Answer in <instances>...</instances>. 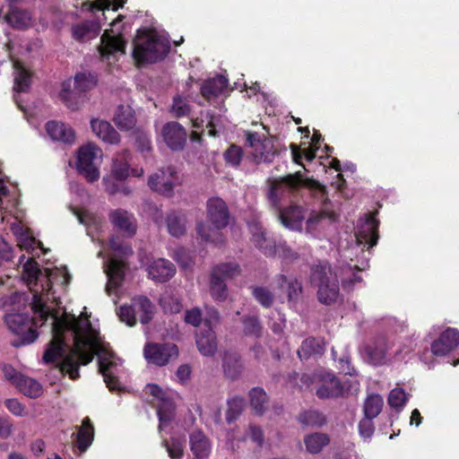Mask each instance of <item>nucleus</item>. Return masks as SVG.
<instances>
[{"label": "nucleus", "mask_w": 459, "mask_h": 459, "mask_svg": "<svg viewBox=\"0 0 459 459\" xmlns=\"http://www.w3.org/2000/svg\"><path fill=\"white\" fill-rule=\"evenodd\" d=\"M22 268V280L32 293L33 317L29 319L27 316L18 313L5 316L8 328L20 338L13 345L33 342L38 338L37 328L51 318L53 339L43 359L48 363L62 358L61 371L67 373L72 379H77L79 365L90 363L97 355L99 370L107 386L111 391L120 390L115 373L121 361L110 351L109 344L102 340L87 317L82 315L76 317L56 307L58 298L52 289V283L55 281L62 286L69 283L71 276L66 268L46 269L43 273L32 257L24 262Z\"/></svg>", "instance_id": "nucleus-1"}, {"label": "nucleus", "mask_w": 459, "mask_h": 459, "mask_svg": "<svg viewBox=\"0 0 459 459\" xmlns=\"http://www.w3.org/2000/svg\"><path fill=\"white\" fill-rule=\"evenodd\" d=\"M166 36L155 30H139L134 41L133 56L137 64H152L161 60L169 51Z\"/></svg>", "instance_id": "nucleus-2"}, {"label": "nucleus", "mask_w": 459, "mask_h": 459, "mask_svg": "<svg viewBox=\"0 0 459 459\" xmlns=\"http://www.w3.org/2000/svg\"><path fill=\"white\" fill-rule=\"evenodd\" d=\"M207 217L211 225L200 223L197 233L204 241L219 244L222 242L221 230L229 224L230 213L225 202L219 197L210 198L207 202Z\"/></svg>", "instance_id": "nucleus-3"}, {"label": "nucleus", "mask_w": 459, "mask_h": 459, "mask_svg": "<svg viewBox=\"0 0 459 459\" xmlns=\"http://www.w3.org/2000/svg\"><path fill=\"white\" fill-rule=\"evenodd\" d=\"M311 281L317 287V298L320 303L330 305L338 300L340 297L338 276L327 264H320L313 268Z\"/></svg>", "instance_id": "nucleus-4"}, {"label": "nucleus", "mask_w": 459, "mask_h": 459, "mask_svg": "<svg viewBox=\"0 0 459 459\" xmlns=\"http://www.w3.org/2000/svg\"><path fill=\"white\" fill-rule=\"evenodd\" d=\"M103 152L93 143L81 146L76 152V169L88 182H95L100 177V167Z\"/></svg>", "instance_id": "nucleus-5"}, {"label": "nucleus", "mask_w": 459, "mask_h": 459, "mask_svg": "<svg viewBox=\"0 0 459 459\" xmlns=\"http://www.w3.org/2000/svg\"><path fill=\"white\" fill-rule=\"evenodd\" d=\"M109 245L115 254L114 257L104 262V269L108 276L107 291L111 293L122 283L124 279L125 264L117 256L131 254L132 249L115 238L110 239Z\"/></svg>", "instance_id": "nucleus-6"}, {"label": "nucleus", "mask_w": 459, "mask_h": 459, "mask_svg": "<svg viewBox=\"0 0 459 459\" xmlns=\"http://www.w3.org/2000/svg\"><path fill=\"white\" fill-rule=\"evenodd\" d=\"M302 382L307 388L315 385L316 395L321 399L335 398L342 394L340 380L332 373L319 371L312 376L304 375Z\"/></svg>", "instance_id": "nucleus-7"}, {"label": "nucleus", "mask_w": 459, "mask_h": 459, "mask_svg": "<svg viewBox=\"0 0 459 459\" xmlns=\"http://www.w3.org/2000/svg\"><path fill=\"white\" fill-rule=\"evenodd\" d=\"M240 273L238 264L224 263L216 265L211 274L210 294L215 301H224L228 297V289L225 280Z\"/></svg>", "instance_id": "nucleus-8"}, {"label": "nucleus", "mask_w": 459, "mask_h": 459, "mask_svg": "<svg viewBox=\"0 0 459 459\" xmlns=\"http://www.w3.org/2000/svg\"><path fill=\"white\" fill-rule=\"evenodd\" d=\"M122 16L119 15L114 20L109 30H106L101 36V44L100 46V53L103 57H109L117 54H125L126 40L120 31V22Z\"/></svg>", "instance_id": "nucleus-9"}, {"label": "nucleus", "mask_w": 459, "mask_h": 459, "mask_svg": "<svg viewBox=\"0 0 459 459\" xmlns=\"http://www.w3.org/2000/svg\"><path fill=\"white\" fill-rule=\"evenodd\" d=\"M387 350L386 340L377 338L364 343L359 349V354L366 363L372 366H382L390 360Z\"/></svg>", "instance_id": "nucleus-10"}, {"label": "nucleus", "mask_w": 459, "mask_h": 459, "mask_svg": "<svg viewBox=\"0 0 459 459\" xmlns=\"http://www.w3.org/2000/svg\"><path fill=\"white\" fill-rule=\"evenodd\" d=\"M247 140L251 148L250 155L255 163L271 162L277 155V151L272 139H261L257 134H248Z\"/></svg>", "instance_id": "nucleus-11"}, {"label": "nucleus", "mask_w": 459, "mask_h": 459, "mask_svg": "<svg viewBox=\"0 0 459 459\" xmlns=\"http://www.w3.org/2000/svg\"><path fill=\"white\" fill-rule=\"evenodd\" d=\"M377 227L378 222L372 216L360 219L355 231L356 245L353 248L360 247V251L363 253L364 247H368L369 248L377 245L378 238Z\"/></svg>", "instance_id": "nucleus-12"}, {"label": "nucleus", "mask_w": 459, "mask_h": 459, "mask_svg": "<svg viewBox=\"0 0 459 459\" xmlns=\"http://www.w3.org/2000/svg\"><path fill=\"white\" fill-rule=\"evenodd\" d=\"M180 182L176 169L172 167H167L150 176L148 186L158 193L170 195L173 188Z\"/></svg>", "instance_id": "nucleus-13"}, {"label": "nucleus", "mask_w": 459, "mask_h": 459, "mask_svg": "<svg viewBox=\"0 0 459 459\" xmlns=\"http://www.w3.org/2000/svg\"><path fill=\"white\" fill-rule=\"evenodd\" d=\"M145 359L158 366L166 365L170 359L178 356V349L173 343H148L143 350Z\"/></svg>", "instance_id": "nucleus-14"}, {"label": "nucleus", "mask_w": 459, "mask_h": 459, "mask_svg": "<svg viewBox=\"0 0 459 459\" xmlns=\"http://www.w3.org/2000/svg\"><path fill=\"white\" fill-rule=\"evenodd\" d=\"M145 390L160 401V404L158 405V416L160 420L159 429L161 430L168 426L173 419L174 403L157 385L149 384L146 385Z\"/></svg>", "instance_id": "nucleus-15"}, {"label": "nucleus", "mask_w": 459, "mask_h": 459, "mask_svg": "<svg viewBox=\"0 0 459 459\" xmlns=\"http://www.w3.org/2000/svg\"><path fill=\"white\" fill-rule=\"evenodd\" d=\"M130 153L127 151H123L116 153L112 158L110 168L111 177L117 180H124L130 175L134 177H142L143 169H130Z\"/></svg>", "instance_id": "nucleus-16"}, {"label": "nucleus", "mask_w": 459, "mask_h": 459, "mask_svg": "<svg viewBox=\"0 0 459 459\" xmlns=\"http://www.w3.org/2000/svg\"><path fill=\"white\" fill-rule=\"evenodd\" d=\"M287 186V177L283 176L269 181L268 199L271 205L277 211L278 217L283 226H287V216L284 209L281 206Z\"/></svg>", "instance_id": "nucleus-17"}, {"label": "nucleus", "mask_w": 459, "mask_h": 459, "mask_svg": "<svg viewBox=\"0 0 459 459\" xmlns=\"http://www.w3.org/2000/svg\"><path fill=\"white\" fill-rule=\"evenodd\" d=\"M459 345V332L448 327L431 343V352L437 357L448 355Z\"/></svg>", "instance_id": "nucleus-18"}, {"label": "nucleus", "mask_w": 459, "mask_h": 459, "mask_svg": "<svg viewBox=\"0 0 459 459\" xmlns=\"http://www.w3.org/2000/svg\"><path fill=\"white\" fill-rule=\"evenodd\" d=\"M335 217V213L328 210L312 212L306 221V231L314 237L320 238Z\"/></svg>", "instance_id": "nucleus-19"}, {"label": "nucleus", "mask_w": 459, "mask_h": 459, "mask_svg": "<svg viewBox=\"0 0 459 459\" xmlns=\"http://www.w3.org/2000/svg\"><path fill=\"white\" fill-rule=\"evenodd\" d=\"M161 134L164 142L172 150L182 149L186 141V132L177 122H169L163 126Z\"/></svg>", "instance_id": "nucleus-20"}, {"label": "nucleus", "mask_w": 459, "mask_h": 459, "mask_svg": "<svg viewBox=\"0 0 459 459\" xmlns=\"http://www.w3.org/2000/svg\"><path fill=\"white\" fill-rule=\"evenodd\" d=\"M147 271L152 280L157 282H164L174 276L176 268L171 262L159 258L148 266Z\"/></svg>", "instance_id": "nucleus-21"}, {"label": "nucleus", "mask_w": 459, "mask_h": 459, "mask_svg": "<svg viewBox=\"0 0 459 459\" xmlns=\"http://www.w3.org/2000/svg\"><path fill=\"white\" fill-rule=\"evenodd\" d=\"M113 121L121 131L132 130L137 124L135 111L130 105H119L114 112Z\"/></svg>", "instance_id": "nucleus-22"}, {"label": "nucleus", "mask_w": 459, "mask_h": 459, "mask_svg": "<svg viewBox=\"0 0 459 459\" xmlns=\"http://www.w3.org/2000/svg\"><path fill=\"white\" fill-rule=\"evenodd\" d=\"M91 126L94 134L104 143L117 144L120 142L119 134L108 121L93 118Z\"/></svg>", "instance_id": "nucleus-23"}, {"label": "nucleus", "mask_w": 459, "mask_h": 459, "mask_svg": "<svg viewBox=\"0 0 459 459\" xmlns=\"http://www.w3.org/2000/svg\"><path fill=\"white\" fill-rule=\"evenodd\" d=\"M46 131L54 141L65 143H73L75 141V134L73 128L62 122L49 121L46 124Z\"/></svg>", "instance_id": "nucleus-24"}, {"label": "nucleus", "mask_w": 459, "mask_h": 459, "mask_svg": "<svg viewBox=\"0 0 459 459\" xmlns=\"http://www.w3.org/2000/svg\"><path fill=\"white\" fill-rule=\"evenodd\" d=\"M109 219L114 227L131 236L136 231L135 220L128 212L121 209L114 210L109 214Z\"/></svg>", "instance_id": "nucleus-25"}, {"label": "nucleus", "mask_w": 459, "mask_h": 459, "mask_svg": "<svg viewBox=\"0 0 459 459\" xmlns=\"http://www.w3.org/2000/svg\"><path fill=\"white\" fill-rule=\"evenodd\" d=\"M320 138L321 135L316 132L314 133L311 138V145L309 148L300 150L297 145L290 144L291 156L295 163L299 164L306 169L305 164L302 160L305 159L307 161H311L315 158V152L320 148Z\"/></svg>", "instance_id": "nucleus-26"}, {"label": "nucleus", "mask_w": 459, "mask_h": 459, "mask_svg": "<svg viewBox=\"0 0 459 459\" xmlns=\"http://www.w3.org/2000/svg\"><path fill=\"white\" fill-rule=\"evenodd\" d=\"M12 230L22 249H25L28 252H33L36 248L43 249L41 243L31 236L28 229H24L21 225H13Z\"/></svg>", "instance_id": "nucleus-27"}, {"label": "nucleus", "mask_w": 459, "mask_h": 459, "mask_svg": "<svg viewBox=\"0 0 459 459\" xmlns=\"http://www.w3.org/2000/svg\"><path fill=\"white\" fill-rule=\"evenodd\" d=\"M228 88V80L218 75L212 79L206 81L201 88L203 96L210 100L212 98L222 94Z\"/></svg>", "instance_id": "nucleus-28"}, {"label": "nucleus", "mask_w": 459, "mask_h": 459, "mask_svg": "<svg viewBox=\"0 0 459 459\" xmlns=\"http://www.w3.org/2000/svg\"><path fill=\"white\" fill-rule=\"evenodd\" d=\"M190 447L198 458L207 457L211 452V443L201 431L195 430L190 435Z\"/></svg>", "instance_id": "nucleus-29"}, {"label": "nucleus", "mask_w": 459, "mask_h": 459, "mask_svg": "<svg viewBox=\"0 0 459 459\" xmlns=\"http://www.w3.org/2000/svg\"><path fill=\"white\" fill-rule=\"evenodd\" d=\"M196 346L204 356H212L217 350L214 332L209 327L196 336Z\"/></svg>", "instance_id": "nucleus-30"}, {"label": "nucleus", "mask_w": 459, "mask_h": 459, "mask_svg": "<svg viewBox=\"0 0 459 459\" xmlns=\"http://www.w3.org/2000/svg\"><path fill=\"white\" fill-rule=\"evenodd\" d=\"M169 233L176 238L183 236L186 232L187 220L185 214L180 212H170L166 219Z\"/></svg>", "instance_id": "nucleus-31"}, {"label": "nucleus", "mask_w": 459, "mask_h": 459, "mask_svg": "<svg viewBox=\"0 0 459 459\" xmlns=\"http://www.w3.org/2000/svg\"><path fill=\"white\" fill-rule=\"evenodd\" d=\"M94 437V429L89 418H85L82 420V425L78 428L76 434V446L81 452L86 451V449L91 445Z\"/></svg>", "instance_id": "nucleus-32"}, {"label": "nucleus", "mask_w": 459, "mask_h": 459, "mask_svg": "<svg viewBox=\"0 0 459 459\" xmlns=\"http://www.w3.org/2000/svg\"><path fill=\"white\" fill-rule=\"evenodd\" d=\"M222 367L227 377L231 379L238 378L243 369L239 356L234 352H225Z\"/></svg>", "instance_id": "nucleus-33"}, {"label": "nucleus", "mask_w": 459, "mask_h": 459, "mask_svg": "<svg viewBox=\"0 0 459 459\" xmlns=\"http://www.w3.org/2000/svg\"><path fill=\"white\" fill-rule=\"evenodd\" d=\"M73 36L78 40H89L96 38L100 31V25L95 22H85L73 27Z\"/></svg>", "instance_id": "nucleus-34"}, {"label": "nucleus", "mask_w": 459, "mask_h": 459, "mask_svg": "<svg viewBox=\"0 0 459 459\" xmlns=\"http://www.w3.org/2000/svg\"><path fill=\"white\" fill-rule=\"evenodd\" d=\"M203 117L201 119L194 120V126L199 128L204 126L210 136H216L223 128L221 117H215L209 112H206Z\"/></svg>", "instance_id": "nucleus-35"}, {"label": "nucleus", "mask_w": 459, "mask_h": 459, "mask_svg": "<svg viewBox=\"0 0 459 459\" xmlns=\"http://www.w3.org/2000/svg\"><path fill=\"white\" fill-rule=\"evenodd\" d=\"M289 188L295 187H306L314 191H316L321 194H325V187L321 186L318 182L312 180L308 178H306L301 171H298L295 174H289Z\"/></svg>", "instance_id": "nucleus-36"}, {"label": "nucleus", "mask_w": 459, "mask_h": 459, "mask_svg": "<svg viewBox=\"0 0 459 459\" xmlns=\"http://www.w3.org/2000/svg\"><path fill=\"white\" fill-rule=\"evenodd\" d=\"M135 315L142 324H147L154 314V306L145 297H137L133 299Z\"/></svg>", "instance_id": "nucleus-37"}, {"label": "nucleus", "mask_w": 459, "mask_h": 459, "mask_svg": "<svg viewBox=\"0 0 459 459\" xmlns=\"http://www.w3.org/2000/svg\"><path fill=\"white\" fill-rule=\"evenodd\" d=\"M13 75H14V84L13 90L16 92H24L26 91L30 84V73L25 69L22 65L18 62H13Z\"/></svg>", "instance_id": "nucleus-38"}, {"label": "nucleus", "mask_w": 459, "mask_h": 459, "mask_svg": "<svg viewBox=\"0 0 459 459\" xmlns=\"http://www.w3.org/2000/svg\"><path fill=\"white\" fill-rule=\"evenodd\" d=\"M330 442L328 435L325 433H313L304 437L306 449L310 454H318Z\"/></svg>", "instance_id": "nucleus-39"}, {"label": "nucleus", "mask_w": 459, "mask_h": 459, "mask_svg": "<svg viewBox=\"0 0 459 459\" xmlns=\"http://www.w3.org/2000/svg\"><path fill=\"white\" fill-rule=\"evenodd\" d=\"M73 212L77 217L80 223L88 228V234H91V230H99L102 223L101 217L88 210L73 208Z\"/></svg>", "instance_id": "nucleus-40"}, {"label": "nucleus", "mask_w": 459, "mask_h": 459, "mask_svg": "<svg viewBox=\"0 0 459 459\" xmlns=\"http://www.w3.org/2000/svg\"><path fill=\"white\" fill-rule=\"evenodd\" d=\"M249 399L252 409L256 414H263L268 403V397L264 390L261 387H254L249 392Z\"/></svg>", "instance_id": "nucleus-41"}, {"label": "nucleus", "mask_w": 459, "mask_h": 459, "mask_svg": "<svg viewBox=\"0 0 459 459\" xmlns=\"http://www.w3.org/2000/svg\"><path fill=\"white\" fill-rule=\"evenodd\" d=\"M368 258L361 261L360 264H355L354 265H348L343 269L344 277L342 278V285L344 287L350 286L357 281H360L361 278L358 275V272L366 269L368 266Z\"/></svg>", "instance_id": "nucleus-42"}, {"label": "nucleus", "mask_w": 459, "mask_h": 459, "mask_svg": "<svg viewBox=\"0 0 459 459\" xmlns=\"http://www.w3.org/2000/svg\"><path fill=\"white\" fill-rule=\"evenodd\" d=\"M17 388L24 395L30 398L39 397L43 393L42 385L37 380L27 377L22 379Z\"/></svg>", "instance_id": "nucleus-43"}, {"label": "nucleus", "mask_w": 459, "mask_h": 459, "mask_svg": "<svg viewBox=\"0 0 459 459\" xmlns=\"http://www.w3.org/2000/svg\"><path fill=\"white\" fill-rule=\"evenodd\" d=\"M97 85L96 77L89 72L78 73L74 76V88L79 92H86Z\"/></svg>", "instance_id": "nucleus-44"}, {"label": "nucleus", "mask_w": 459, "mask_h": 459, "mask_svg": "<svg viewBox=\"0 0 459 459\" xmlns=\"http://www.w3.org/2000/svg\"><path fill=\"white\" fill-rule=\"evenodd\" d=\"M383 404V398L379 394H369L364 403L365 417L376 418L381 412Z\"/></svg>", "instance_id": "nucleus-45"}, {"label": "nucleus", "mask_w": 459, "mask_h": 459, "mask_svg": "<svg viewBox=\"0 0 459 459\" xmlns=\"http://www.w3.org/2000/svg\"><path fill=\"white\" fill-rule=\"evenodd\" d=\"M8 22L14 28L25 29L31 24L30 14L24 10L13 9L7 15Z\"/></svg>", "instance_id": "nucleus-46"}, {"label": "nucleus", "mask_w": 459, "mask_h": 459, "mask_svg": "<svg viewBox=\"0 0 459 459\" xmlns=\"http://www.w3.org/2000/svg\"><path fill=\"white\" fill-rule=\"evenodd\" d=\"M246 403L241 397L235 396L228 401V411L226 420L229 423L236 420L244 411Z\"/></svg>", "instance_id": "nucleus-47"}, {"label": "nucleus", "mask_w": 459, "mask_h": 459, "mask_svg": "<svg viewBox=\"0 0 459 459\" xmlns=\"http://www.w3.org/2000/svg\"><path fill=\"white\" fill-rule=\"evenodd\" d=\"M299 420L301 424L311 427H322L326 422L324 414L316 410L304 411L299 415Z\"/></svg>", "instance_id": "nucleus-48"}, {"label": "nucleus", "mask_w": 459, "mask_h": 459, "mask_svg": "<svg viewBox=\"0 0 459 459\" xmlns=\"http://www.w3.org/2000/svg\"><path fill=\"white\" fill-rule=\"evenodd\" d=\"M289 230H301L304 220V211L299 206L289 205Z\"/></svg>", "instance_id": "nucleus-49"}, {"label": "nucleus", "mask_w": 459, "mask_h": 459, "mask_svg": "<svg viewBox=\"0 0 459 459\" xmlns=\"http://www.w3.org/2000/svg\"><path fill=\"white\" fill-rule=\"evenodd\" d=\"M323 351L321 342L316 338L306 339L299 351L300 358H307L312 354L319 353Z\"/></svg>", "instance_id": "nucleus-50"}, {"label": "nucleus", "mask_w": 459, "mask_h": 459, "mask_svg": "<svg viewBox=\"0 0 459 459\" xmlns=\"http://www.w3.org/2000/svg\"><path fill=\"white\" fill-rule=\"evenodd\" d=\"M71 81H65L61 84V90L59 92V98L66 107L72 110H76L79 108V105L76 101H74V92L71 91Z\"/></svg>", "instance_id": "nucleus-51"}, {"label": "nucleus", "mask_w": 459, "mask_h": 459, "mask_svg": "<svg viewBox=\"0 0 459 459\" xmlns=\"http://www.w3.org/2000/svg\"><path fill=\"white\" fill-rule=\"evenodd\" d=\"M407 395L403 389L394 388L388 396V404L398 411L402 410L407 402Z\"/></svg>", "instance_id": "nucleus-52"}, {"label": "nucleus", "mask_w": 459, "mask_h": 459, "mask_svg": "<svg viewBox=\"0 0 459 459\" xmlns=\"http://www.w3.org/2000/svg\"><path fill=\"white\" fill-rule=\"evenodd\" d=\"M252 294L263 307H268L273 304V295L266 288L253 287Z\"/></svg>", "instance_id": "nucleus-53"}, {"label": "nucleus", "mask_w": 459, "mask_h": 459, "mask_svg": "<svg viewBox=\"0 0 459 459\" xmlns=\"http://www.w3.org/2000/svg\"><path fill=\"white\" fill-rule=\"evenodd\" d=\"M117 315L120 320L126 323L129 326H133L136 323V315L135 309L134 306V302H132L131 306H122L119 307V311Z\"/></svg>", "instance_id": "nucleus-54"}, {"label": "nucleus", "mask_w": 459, "mask_h": 459, "mask_svg": "<svg viewBox=\"0 0 459 459\" xmlns=\"http://www.w3.org/2000/svg\"><path fill=\"white\" fill-rule=\"evenodd\" d=\"M244 333L246 335L258 337L261 333V325L256 317H247L243 321Z\"/></svg>", "instance_id": "nucleus-55"}, {"label": "nucleus", "mask_w": 459, "mask_h": 459, "mask_svg": "<svg viewBox=\"0 0 459 459\" xmlns=\"http://www.w3.org/2000/svg\"><path fill=\"white\" fill-rule=\"evenodd\" d=\"M165 446L167 447V451L169 455L172 459H178L183 455L184 448V441L177 438H172L171 441L166 442Z\"/></svg>", "instance_id": "nucleus-56"}, {"label": "nucleus", "mask_w": 459, "mask_h": 459, "mask_svg": "<svg viewBox=\"0 0 459 459\" xmlns=\"http://www.w3.org/2000/svg\"><path fill=\"white\" fill-rule=\"evenodd\" d=\"M4 405L7 410L16 417L26 416L25 406L17 399L10 398L4 401Z\"/></svg>", "instance_id": "nucleus-57"}, {"label": "nucleus", "mask_w": 459, "mask_h": 459, "mask_svg": "<svg viewBox=\"0 0 459 459\" xmlns=\"http://www.w3.org/2000/svg\"><path fill=\"white\" fill-rule=\"evenodd\" d=\"M125 2V0H94L92 7L102 11L109 9L117 11L124 5Z\"/></svg>", "instance_id": "nucleus-58"}, {"label": "nucleus", "mask_w": 459, "mask_h": 459, "mask_svg": "<svg viewBox=\"0 0 459 459\" xmlns=\"http://www.w3.org/2000/svg\"><path fill=\"white\" fill-rule=\"evenodd\" d=\"M373 419L365 417L359 423V431L362 438L368 440L374 434L375 427Z\"/></svg>", "instance_id": "nucleus-59"}, {"label": "nucleus", "mask_w": 459, "mask_h": 459, "mask_svg": "<svg viewBox=\"0 0 459 459\" xmlns=\"http://www.w3.org/2000/svg\"><path fill=\"white\" fill-rule=\"evenodd\" d=\"M226 161L231 166H238L242 160V151L236 145H231L224 153Z\"/></svg>", "instance_id": "nucleus-60"}, {"label": "nucleus", "mask_w": 459, "mask_h": 459, "mask_svg": "<svg viewBox=\"0 0 459 459\" xmlns=\"http://www.w3.org/2000/svg\"><path fill=\"white\" fill-rule=\"evenodd\" d=\"M171 110L176 117H183L190 112V107L185 99L178 96L174 99Z\"/></svg>", "instance_id": "nucleus-61"}, {"label": "nucleus", "mask_w": 459, "mask_h": 459, "mask_svg": "<svg viewBox=\"0 0 459 459\" xmlns=\"http://www.w3.org/2000/svg\"><path fill=\"white\" fill-rule=\"evenodd\" d=\"M3 372L5 379L10 381L16 387L18 385H20V382L24 377L23 375L17 372L16 369L10 365H4L3 368Z\"/></svg>", "instance_id": "nucleus-62"}, {"label": "nucleus", "mask_w": 459, "mask_h": 459, "mask_svg": "<svg viewBox=\"0 0 459 459\" xmlns=\"http://www.w3.org/2000/svg\"><path fill=\"white\" fill-rule=\"evenodd\" d=\"M250 230L252 232V240L255 245L259 248H264V243L265 242L264 233L258 224H254L250 226Z\"/></svg>", "instance_id": "nucleus-63"}, {"label": "nucleus", "mask_w": 459, "mask_h": 459, "mask_svg": "<svg viewBox=\"0 0 459 459\" xmlns=\"http://www.w3.org/2000/svg\"><path fill=\"white\" fill-rule=\"evenodd\" d=\"M160 302L163 308L170 313H178L181 310V304L172 297H164Z\"/></svg>", "instance_id": "nucleus-64"}]
</instances>
